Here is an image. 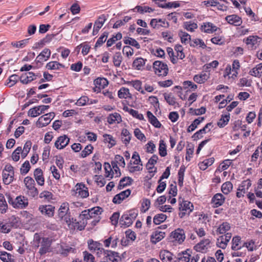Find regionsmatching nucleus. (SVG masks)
<instances>
[{"instance_id": "a878e982", "label": "nucleus", "mask_w": 262, "mask_h": 262, "mask_svg": "<svg viewBox=\"0 0 262 262\" xmlns=\"http://www.w3.org/2000/svg\"><path fill=\"white\" fill-rule=\"evenodd\" d=\"M150 25L153 28H159L160 27H168V23L166 21L165 19H152L150 22Z\"/></svg>"}, {"instance_id": "f8f14e48", "label": "nucleus", "mask_w": 262, "mask_h": 262, "mask_svg": "<svg viewBox=\"0 0 262 262\" xmlns=\"http://www.w3.org/2000/svg\"><path fill=\"white\" fill-rule=\"evenodd\" d=\"M51 241L48 237H43L40 242L39 253L42 255L51 251Z\"/></svg>"}, {"instance_id": "bb28decb", "label": "nucleus", "mask_w": 262, "mask_h": 262, "mask_svg": "<svg viewBox=\"0 0 262 262\" xmlns=\"http://www.w3.org/2000/svg\"><path fill=\"white\" fill-rule=\"evenodd\" d=\"M210 241L209 239H205L201 241L194 246L196 251L204 252L207 249V246L210 244Z\"/></svg>"}, {"instance_id": "e433bc0d", "label": "nucleus", "mask_w": 262, "mask_h": 262, "mask_svg": "<svg viewBox=\"0 0 262 262\" xmlns=\"http://www.w3.org/2000/svg\"><path fill=\"white\" fill-rule=\"evenodd\" d=\"M13 256L5 251L0 252V259L3 262H15Z\"/></svg>"}, {"instance_id": "39448f33", "label": "nucleus", "mask_w": 262, "mask_h": 262, "mask_svg": "<svg viewBox=\"0 0 262 262\" xmlns=\"http://www.w3.org/2000/svg\"><path fill=\"white\" fill-rule=\"evenodd\" d=\"M179 210L180 211L179 216L183 218L185 215H189L192 211L193 204L188 201L183 200L179 203Z\"/></svg>"}, {"instance_id": "aec40b11", "label": "nucleus", "mask_w": 262, "mask_h": 262, "mask_svg": "<svg viewBox=\"0 0 262 262\" xmlns=\"http://www.w3.org/2000/svg\"><path fill=\"white\" fill-rule=\"evenodd\" d=\"M38 209L42 214L48 217H52L54 215L55 207L51 205H41Z\"/></svg>"}, {"instance_id": "0e129e2a", "label": "nucleus", "mask_w": 262, "mask_h": 262, "mask_svg": "<svg viewBox=\"0 0 262 262\" xmlns=\"http://www.w3.org/2000/svg\"><path fill=\"white\" fill-rule=\"evenodd\" d=\"M108 33L104 32L98 39L95 47L96 48L100 47L105 41L108 36Z\"/></svg>"}, {"instance_id": "a19ab883", "label": "nucleus", "mask_w": 262, "mask_h": 262, "mask_svg": "<svg viewBox=\"0 0 262 262\" xmlns=\"http://www.w3.org/2000/svg\"><path fill=\"white\" fill-rule=\"evenodd\" d=\"M46 68L48 70H59L64 68V66L57 61H50L46 64Z\"/></svg>"}, {"instance_id": "7ed1b4c3", "label": "nucleus", "mask_w": 262, "mask_h": 262, "mask_svg": "<svg viewBox=\"0 0 262 262\" xmlns=\"http://www.w3.org/2000/svg\"><path fill=\"white\" fill-rule=\"evenodd\" d=\"M102 211V208L100 207H95L90 209L83 211L82 215L87 216L89 220L93 219L94 220L92 221V223L93 225H96L100 220V215L101 214Z\"/></svg>"}, {"instance_id": "a211bd4d", "label": "nucleus", "mask_w": 262, "mask_h": 262, "mask_svg": "<svg viewBox=\"0 0 262 262\" xmlns=\"http://www.w3.org/2000/svg\"><path fill=\"white\" fill-rule=\"evenodd\" d=\"M201 31L206 33H213L219 29L216 26L210 22H204L200 28Z\"/></svg>"}, {"instance_id": "4d7b16f0", "label": "nucleus", "mask_w": 262, "mask_h": 262, "mask_svg": "<svg viewBox=\"0 0 262 262\" xmlns=\"http://www.w3.org/2000/svg\"><path fill=\"white\" fill-rule=\"evenodd\" d=\"M230 119V114L222 115L221 118L217 122V125L220 127H223L227 125Z\"/></svg>"}, {"instance_id": "e2e57ef3", "label": "nucleus", "mask_w": 262, "mask_h": 262, "mask_svg": "<svg viewBox=\"0 0 262 262\" xmlns=\"http://www.w3.org/2000/svg\"><path fill=\"white\" fill-rule=\"evenodd\" d=\"M131 17L126 16L124 17L123 20H117L113 25V28H118L119 27L125 25V23L128 22L131 19Z\"/></svg>"}, {"instance_id": "864d4df0", "label": "nucleus", "mask_w": 262, "mask_h": 262, "mask_svg": "<svg viewBox=\"0 0 262 262\" xmlns=\"http://www.w3.org/2000/svg\"><path fill=\"white\" fill-rule=\"evenodd\" d=\"M167 216L163 213L156 214L154 219L153 222L156 225H159L166 220Z\"/></svg>"}, {"instance_id": "20e7f679", "label": "nucleus", "mask_w": 262, "mask_h": 262, "mask_svg": "<svg viewBox=\"0 0 262 262\" xmlns=\"http://www.w3.org/2000/svg\"><path fill=\"white\" fill-rule=\"evenodd\" d=\"M24 183L27 188V194L32 198L37 196L38 194V191L35 187V183L33 179L30 177H27L24 179Z\"/></svg>"}, {"instance_id": "3c124183", "label": "nucleus", "mask_w": 262, "mask_h": 262, "mask_svg": "<svg viewBox=\"0 0 262 262\" xmlns=\"http://www.w3.org/2000/svg\"><path fill=\"white\" fill-rule=\"evenodd\" d=\"M179 35L181 38L182 43L187 44L189 42H191V36L187 33L183 31H180L179 33Z\"/></svg>"}, {"instance_id": "4468645a", "label": "nucleus", "mask_w": 262, "mask_h": 262, "mask_svg": "<svg viewBox=\"0 0 262 262\" xmlns=\"http://www.w3.org/2000/svg\"><path fill=\"white\" fill-rule=\"evenodd\" d=\"M89 249L92 252H97V254H101L104 251V249L102 248V244L93 239H89L88 242Z\"/></svg>"}, {"instance_id": "f03ea898", "label": "nucleus", "mask_w": 262, "mask_h": 262, "mask_svg": "<svg viewBox=\"0 0 262 262\" xmlns=\"http://www.w3.org/2000/svg\"><path fill=\"white\" fill-rule=\"evenodd\" d=\"M138 214V210L136 209H132L124 213L120 220V224L121 227L126 228L131 225Z\"/></svg>"}, {"instance_id": "4be33fe9", "label": "nucleus", "mask_w": 262, "mask_h": 262, "mask_svg": "<svg viewBox=\"0 0 262 262\" xmlns=\"http://www.w3.org/2000/svg\"><path fill=\"white\" fill-rule=\"evenodd\" d=\"M225 19L229 24L235 26H239L242 24V18L235 14L227 16Z\"/></svg>"}, {"instance_id": "79ce46f5", "label": "nucleus", "mask_w": 262, "mask_h": 262, "mask_svg": "<svg viewBox=\"0 0 262 262\" xmlns=\"http://www.w3.org/2000/svg\"><path fill=\"white\" fill-rule=\"evenodd\" d=\"M230 229V224L227 222H224L219 226L216 232L221 234H226V232L229 231Z\"/></svg>"}, {"instance_id": "49530a36", "label": "nucleus", "mask_w": 262, "mask_h": 262, "mask_svg": "<svg viewBox=\"0 0 262 262\" xmlns=\"http://www.w3.org/2000/svg\"><path fill=\"white\" fill-rule=\"evenodd\" d=\"M233 188V185L230 181H227L223 184L221 189L225 194H229Z\"/></svg>"}, {"instance_id": "9b49d317", "label": "nucleus", "mask_w": 262, "mask_h": 262, "mask_svg": "<svg viewBox=\"0 0 262 262\" xmlns=\"http://www.w3.org/2000/svg\"><path fill=\"white\" fill-rule=\"evenodd\" d=\"M75 194H78V196L81 198H86L89 195V191L88 187L85 184L80 183H77L75 186Z\"/></svg>"}, {"instance_id": "680f3d73", "label": "nucleus", "mask_w": 262, "mask_h": 262, "mask_svg": "<svg viewBox=\"0 0 262 262\" xmlns=\"http://www.w3.org/2000/svg\"><path fill=\"white\" fill-rule=\"evenodd\" d=\"M159 152V155L162 157L167 155L166 145L164 141L162 140L160 141Z\"/></svg>"}, {"instance_id": "dca6fc26", "label": "nucleus", "mask_w": 262, "mask_h": 262, "mask_svg": "<svg viewBox=\"0 0 262 262\" xmlns=\"http://www.w3.org/2000/svg\"><path fill=\"white\" fill-rule=\"evenodd\" d=\"M70 139L66 136L63 135L59 137L55 142V146L58 149L64 148L69 143Z\"/></svg>"}, {"instance_id": "b1692460", "label": "nucleus", "mask_w": 262, "mask_h": 262, "mask_svg": "<svg viewBox=\"0 0 262 262\" xmlns=\"http://www.w3.org/2000/svg\"><path fill=\"white\" fill-rule=\"evenodd\" d=\"M165 236V233L163 231L157 230L154 231L150 236L151 242L156 244L161 241Z\"/></svg>"}, {"instance_id": "ddd939ff", "label": "nucleus", "mask_w": 262, "mask_h": 262, "mask_svg": "<svg viewBox=\"0 0 262 262\" xmlns=\"http://www.w3.org/2000/svg\"><path fill=\"white\" fill-rule=\"evenodd\" d=\"M170 237L173 239V241L181 244L185 239V232L183 229L178 228L171 233Z\"/></svg>"}, {"instance_id": "37998d69", "label": "nucleus", "mask_w": 262, "mask_h": 262, "mask_svg": "<svg viewBox=\"0 0 262 262\" xmlns=\"http://www.w3.org/2000/svg\"><path fill=\"white\" fill-rule=\"evenodd\" d=\"M209 77L206 73H202L201 74L195 75L193 77V80L198 83H204L207 80Z\"/></svg>"}, {"instance_id": "7c9ffc66", "label": "nucleus", "mask_w": 262, "mask_h": 262, "mask_svg": "<svg viewBox=\"0 0 262 262\" xmlns=\"http://www.w3.org/2000/svg\"><path fill=\"white\" fill-rule=\"evenodd\" d=\"M147 116L148 119V121L155 127L160 128L161 126V123L159 121L157 118L152 114L150 111L147 112Z\"/></svg>"}, {"instance_id": "5fc2aeb1", "label": "nucleus", "mask_w": 262, "mask_h": 262, "mask_svg": "<svg viewBox=\"0 0 262 262\" xmlns=\"http://www.w3.org/2000/svg\"><path fill=\"white\" fill-rule=\"evenodd\" d=\"M211 216L206 213H201L199 215L198 221L200 223L206 224L211 220Z\"/></svg>"}, {"instance_id": "473e14b6", "label": "nucleus", "mask_w": 262, "mask_h": 262, "mask_svg": "<svg viewBox=\"0 0 262 262\" xmlns=\"http://www.w3.org/2000/svg\"><path fill=\"white\" fill-rule=\"evenodd\" d=\"M160 257L163 262H170L172 259V254L167 250L160 252Z\"/></svg>"}, {"instance_id": "c03bdc74", "label": "nucleus", "mask_w": 262, "mask_h": 262, "mask_svg": "<svg viewBox=\"0 0 262 262\" xmlns=\"http://www.w3.org/2000/svg\"><path fill=\"white\" fill-rule=\"evenodd\" d=\"M251 186V181L249 179H247L242 182L238 188V191H241L243 192V193H245L246 191L248 190Z\"/></svg>"}, {"instance_id": "c9c22d12", "label": "nucleus", "mask_w": 262, "mask_h": 262, "mask_svg": "<svg viewBox=\"0 0 262 262\" xmlns=\"http://www.w3.org/2000/svg\"><path fill=\"white\" fill-rule=\"evenodd\" d=\"M69 213V205L68 203H62L58 210L59 218H62L63 215Z\"/></svg>"}, {"instance_id": "09e8293b", "label": "nucleus", "mask_w": 262, "mask_h": 262, "mask_svg": "<svg viewBox=\"0 0 262 262\" xmlns=\"http://www.w3.org/2000/svg\"><path fill=\"white\" fill-rule=\"evenodd\" d=\"M95 85L99 86L101 88H104L108 84V81L104 78H97L94 81Z\"/></svg>"}, {"instance_id": "f257e3e1", "label": "nucleus", "mask_w": 262, "mask_h": 262, "mask_svg": "<svg viewBox=\"0 0 262 262\" xmlns=\"http://www.w3.org/2000/svg\"><path fill=\"white\" fill-rule=\"evenodd\" d=\"M7 196L8 203L15 209H22L28 206V199L24 195L17 196L15 199L12 198L9 194Z\"/></svg>"}, {"instance_id": "cd10ccee", "label": "nucleus", "mask_w": 262, "mask_h": 262, "mask_svg": "<svg viewBox=\"0 0 262 262\" xmlns=\"http://www.w3.org/2000/svg\"><path fill=\"white\" fill-rule=\"evenodd\" d=\"M261 41V38L258 36H249L246 40V43L252 47L256 48Z\"/></svg>"}, {"instance_id": "338daca9", "label": "nucleus", "mask_w": 262, "mask_h": 262, "mask_svg": "<svg viewBox=\"0 0 262 262\" xmlns=\"http://www.w3.org/2000/svg\"><path fill=\"white\" fill-rule=\"evenodd\" d=\"M184 27L188 31L193 32L198 28V25L195 23L186 21L184 23Z\"/></svg>"}, {"instance_id": "72a5a7b5", "label": "nucleus", "mask_w": 262, "mask_h": 262, "mask_svg": "<svg viewBox=\"0 0 262 262\" xmlns=\"http://www.w3.org/2000/svg\"><path fill=\"white\" fill-rule=\"evenodd\" d=\"M131 138L132 135L129 131L126 128H123L121 132V140L123 143L125 145L128 144Z\"/></svg>"}, {"instance_id": "f704fd0d", "label": "nucleus", "mask_w": 262, "mask_h": 262, "mask_svg": "<svg viewBox=\"0 0 262 262\" xmlns=\"http://www.w3.org/2000/svg\"><path fill=\"white\" fill-rule=\"evenodd\" d=\"M133 182V180L130 177H124L120 180L118 188L119 189H122L127 186L130 185Z\"/></svg>"}, {"instance_id": "393cba45", "label": "nucleus", "mask_w": 262, "mask_h": 262, "mask_svg": "<svg viewBox=\"0 0 262 262\" xmlns=\"http://www.w3.org/2000/svg\"><path fill=\"white\" fill-rule=\"evenodd\" d=\"M34 177L39 185L43 186L44 185L45 179L43 176V172L40 168H38L35 169Z\"/></svg>"}, {"instance_id": "4c0bfd02", "label": "nucleus", "mask_w": 262, "mask_h": 262, "mask_svg": "<svg viewBox=\"0 0 262 262\" xmlns=\"http://www.w3.org/2000/svg\"><path fill=\"white\" fill-rule=\"evenodd\" d=\"M190 46L193 48H202L205 49L206 48V45L202 39L199 38H195L191 39L190 43Z\"/></svg>"}, {"instance_id": "1a4fd4ad", "label": "nucleus", "mask_w": 262, "mask_h": 262, "mask_svg": "<svg viewBox=\"0 0 262 262\" xmlns=\"http://www.w3.org/2000/svg\"><path fill=\"white\" fill-rule=\"evenodd\" d=\"M49 108V105H39L30 108L28 112V116L31 117H36L41 114H44Z\"/></svg>"}, {"instance_id": "bf43d9fd", "label": "nucleus", "mask_w": 262, "mask_h": 262, "mask_svg": "<svg viewBox=\"0 0 262 262\" xmlns=\"http://www.w3.org/2000/svg\"><path fill=\"white\" fill-rule=\"evenodd\" d=\"M165 100L170 105H174L176 103V98L172 93H164L163 94Z\"/></svg>"}, {"instance_id": "c85d7f7f", "label": "nucleus", "mask_w": 262, "mask_h": 262, "mask_svg": "<svg viewBox=\"0 0 262 262\" xmlns=\"http://www.w3.org/2000/svg\"><path fill=\"white\" fill-rule=\"evenodd\" d=\"M35 76V74L33 72H28V73L23 74L20 76V81L23 84H28L35 79L34 78Z\"/></svg>"}, {"instance_id": "412c9836", "label": "nucleus", "mask_w": 262, "mask_h": 262, "mask_svg": "<svg viewBox=\"0 0 262 262\" xmlns=\"http://www.w3.org/2000/svg\"><path fill=\"white\" fill-rule=\"evenodd\" d=\"M225 200L224 196L220 193L215 194L211 200V203L214 207H218L223 204Z\"/></svg>"}, {"instance_id": "6e6552de", "label": "nucleus", "mask_w": 262, "mask_h": 262, "mask_svg": "<svg viewBox=\"0 0 262 262\" xmlns=\"http://www.w3.org/2000/svg\"><path fill=\"white\" fill-rule=\"evenodd\" d=\"M55 117V114L53 112L47 113L40 117L36 122V125L38 127H42L48 125L51 121Z\"/></svg>"}, {"instance_id": "de8ad7c7", "label": "nucleus", "mask_w": 262, "mask_h": 262, "mask_svg": "<svg viewBox=\"0 0 262 262\" xmlns=\"http://www.w3.org/2000/svg\"><path fill=\"white\" fill-rule=\"evenodd\" d=\"M123 41L125 44H126V45L128 44L130 46L136 47L137 49H139L140 48V44L134 38L129 37H125L123 39Z\"/></svg>"}, {"instance_id": "6ab92c4d", "label": "nucleus", "mask_w": 262, "mask_h": 262, "mask_svg": "<svg viewBox=\"0 0 262 262\" xmlns=\"http://www.w3.org/2000/svg\"><path fill=\"white\" fill-rule=\"evenodd\" d=\"M130 193L131 191L129 189L121 192L115 195L113 199V202L115 204H120L123 200L130 194Z\"/></svg>"}, {"instance_id": "8fccbe9b", "label": "nucleus", "mask_w": 262, "mask_h": 262, "mask_svg": "<svg viewBox=\"0 0 262 262\" xmlns=\"http://www.w3.org/2000/svg\"><path fill=\"white\" fill-rule=\"evenodd\" d=\"M103 137L104 142L110 144V147H112L116 145V141L112 135L105 134L103 135Z\"/></svg>"}, {"instance_id": "13d9d810", "label": "nucleus", "mask_w": 262, "mask_h": 262, "mask_svg": "<svg viewBox=\"0 0 262 262\" xmlns=\"http://www.w3.org/2000/svg\"><path fill=\"white\" fill-rule=\"evenodd\" d=\"M14 179V175L12 173H7L3 171V180L4 184L8 185L10 184Z\"/></svg>"}, {"instance_id": "5701e85b", "label": "nucleus", "mask_w": 262, "mask_h": 262, "mask_svg": "<svg viewBox=\"0 0 262 262\" xmlns=\"http://www.w3.org/2000/svg\"><path fill=\"white\" fill-rule=\"evenodd\" d=\"M51 55V51L49 49L45 48L36 58L37 62H42L47 61L50 58Z\"/></svg>"}, {"instance_id": "052dcab7", "label": "nucleus", "mask_w": 262, "mask_h": 262, "mask_svg": "<svg viewBox=\"0 0 262 262\" xmlns=\"http://www.w3.org/2000/svg\"><path fill=\"white\" fill-rule=\"evenodd\" d=\"M32 143L30 141H27L24 145L23 149H21V157L22 158H25L27 156L29 153L31 147Z\"/></svg>"}, {"instance_id": "423d86ee", "label": "nucleus", "mask_w": 262, "mask_h": 262, "mask_svg": "<svg viewBox=\"0 0 262 262\" xmlns=\"http://www.w3.org/2000/svg\"><path fill=\"white\" fill-rule=\"evenodd\" d=\"M153 68L155 73L158 76H166L168 68L166 64L160 61H155L153 63Z\"/></svg>"}, {"instance_id": "774afa93", "label": "nucleus", "mask_w": 262, "mask_h": 262, "mask_svg": "<svg viewBox=\"0 0 262 262\" xmlns=\"http://www.w3.org/2000/svg\"><path fill=\"white\" fill-rule=\"evenodd\" d=\"M84 262H95V257L86 251L83 252Z\"/></svg>"}, {"instance_id": "6e6d98bb", "label": "nucleus", "mask_w": 262, "mask_h": 262, "mask_svg": "<svg viewBox=\"0 0 262 262\" xmlns=\"http://www.w3.org/2000/svg\"><path fill=\"white\" fill-rule=\"evenodd\" d=\"M241 240V238L239 236H236L233 238L232 240V245L231 247L232 250L235 251L242 248V247L239 246Z\"/></svg>"}, {"instance_id": "c756f323", "label": "nucleus", "mask_w": 262, "mask_h": 262, "mask_svg": "<svg viewBox=\"0 0 262 262\" xmlns=\"http://www.w3.org/2000/svg\"><path fill=\"white\" fill-rule=\"evenodd\" d=\"M107 121L110 124L114 123H119L121 122V117L120 115L117 113H114L110 114L107 118Z\"/></svg>"}, {"instance_id": "0eeeda50", "label": "nucleus", "mask_w": 262, "mask_h": 262, "mask_svg": "<svg viewBox=\"0 0 262 262\" xmlns=\"http://www.w3.org/2000/svg\"><path fill=\"white\" fill-rule=\"evenodd\" d=\"M103 253L104 257L101 262H120L121 260V258L117 252L105 250Z\"/></svg>"}, {"instance_id": "a18cd8bd", "label": "nucleus", "mask_w": 262, "mask_h": 262, "mask_svg": "<svg viewBox=\"0 0 262 262\" xmlns=\"http://www.w3.org/2000/svg\"><path fill=\"white\" fill-rule=\"evenodd\" d=\"M8 209V205L4 195L0 193V211L2 213L6 212Z\"/></svg>"}, {"instance_id": "ea45409f", "label": "nucleus", "mask_w": 262, "mask_h": 262, "mask_svg": "<svg viewBox=\"0 0 262 262\" xmlns=\"http://www.w3.org/2000/svg\"><path fill=\"white\" fill-rule=\"evenodd\" d=\"M190 250H187L179 254V262H189L191 255L189 253Z\"/></svg>"}, {"instance_id": "58836bf2", "label": "nucleus", "mask_w": 262, "mask_h": 262, "mask_svg": "<svg viewBox=\"0 0 262 262\" xmlns=\"http://www.w3.org/2000/svg\"><path fill=\"white\" fill-rule=\"evenodd\" d=\"M249 74L255 77H260L262 75V63L257 64L250 71Z\"/></svg>"}, {"instance_id": "2f4dec72", "label": "nucleus", "mask_w": 262, "mask_h": 262, "mask_svg": "<svg viewBox=\"0 0 262 262\" xmlns=\"http://www.w3.org/2000/svg\"><path fill=\"white\" fill-rule=\"evenodd\" d=\"M146 59H144L141 57L136 58L133 62V67L134 69L141 70L145 64Z\"/></svg>"}, {"instance_id": "69168bd1", "label": "nucleus", "mask_w": 262, "mask_h": 262, "mask_svg": "<svg viewBox=\"0 0 262 262\" xmlns=\"http://www.w3.org/2000/svg\"><path fill=\"white\" fill-rule=\"evenodd\" d=\"M129 95V89L124 87L121 88L118 92V96L120 98H126Z\"/></svg>"}, {"instance_id": "f3484780", "label": "nucleus", "mask_w": 262, "mask_h": 262, "mask_svg": "<svg viewBox=\"0 0 262 262\" xmlns=\"http://www.w3.org/2000/svg\"><path fill=\"white\" fill-rule=\"evenodd\" d=\"M107 15L102 14L99 16L97 19L95 21L93 28V34L95 35V31H96V33H98L99 29L101 28L103 24L107 20Z\"/></svg>"}, {"instance_id": "2eb2a0df", "label": "nucleus", "mask_w": 262, "mask_h": 262, "mask_svg": "<svg viewBox=\"0 0 262 262\" xmlns=\"http://www.w3.org/2000/svg\"><path fill=\"white\" fill-rule=\"evenodd\" d=\"M231 236L232 234L231 233H226L224 235L220 236L217 239V246L223 249H225L228 243L230 241Z\"/></svg>"}, {"instance_id": "603ef678", "label": "nucleus", "mask_w": 262, "mask_h": 262, "mask_svg": "<svg viewBox=\"0 0 262 262\" xmlns=\"http://www.w3.org/2000/svg\"><path fill=\"white\" fill-rule=\"evenodd\" d=\"M204 117H199L198 118L195 119L191 125L189 126L187 129V132H190L193 131L197 127V126L204 120Z\"/></svg>"}, {"instance_id": "9d476101", "label": "nucleus", "mask_w": 262, "mask_h": 262, "mask_svg": "<svg viewBox=\"0 0 262 262\" xmlns=\"http://www.w3.org/2000/svg\"><path fill=\"white\" fill-rule=\"evenodd\" d=\"M89 218L87 216L82 215V212L78 216V219L74 220L73 226L79 231L83 230L86 226Z\"/></svg>"}]
</instances>
